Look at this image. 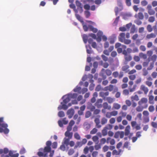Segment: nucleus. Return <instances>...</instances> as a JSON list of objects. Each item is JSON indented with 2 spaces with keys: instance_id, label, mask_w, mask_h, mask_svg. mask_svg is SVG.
<instances>
[{
  "instance_id": "1",
  "label": "nucleus",
  "mask_w": 157,
  "mask_h": 157,
  "mask_svg": "<svg viewBox=\"0 0 157 157\" xmlns=\"http://www.w3.org/2000/svg\"><path fill=\"white\" fill-rule=\"evenodd\" d=\"M8 124L4 123V118L0 117V132H3L5 134H7L9 132V130L7 128Z\"/></svg>"
},
{
  "instance_id": "2",
  "label": "nucleus",
  "mask_w": 157,
  "mask_h": 157,
  "mask_svg": "<svg viewBox=\"0 0 157 157\" xmlns=\"http://www.w3.org/2000/svg\"><path fill=\"white\" fill-rule=\"evenodd\" d=\"M122 54L124 55V58L126 61L128 62L132 59V57L129 54H128L126 50L123 51Z\"/></svg>"
},
{
  "instance_id": "3",
  "label": "nucleus",
  "mask_w": 157,
  "mask_h": 157,
  "mask_svg": "<svg viewBox=\"0 0 157 157\" xmlns=\"http://www.w3.org/2000/svg\"><path fill=\"white\" fill-rule=\"evenodd\" d=\"M113 75L114 78L118 77L119 78H121L124 76V73L122 71H121L119 74L117 71H115L113 73Z\"/></svg>"
},
{
  "instance_id": "4",
  "label": "nucleus",
  "mask_w": 157,
  "mask_h": 157,
  "mask_svg": "<svg viewBox=\"0 0 157 157\" xmlns=\"http://www.w3.org/2000/svg\"><path fill=\"white\" fill-rule=\"evenodd\" d=\"M147 101L148 100L147 98H143L138 101V104L140 105H142L143 104H144V106H145L146 105H147Z\"/></svg>"
},
{
  "instance_id": "5",
  "label": "nucleus",
  "mask_w": 157,
  "mask_h": 157,
  "mask_svg": "<svg viewBox=\"0 0 157 157\" xmlns=\"http://www.w3.org/2000/svg\"><path fill=\"white\" fill-rule=\"evenodd\" d=\"M147 9L148 10V13L150 15H153L155 14V12L152 9V6L151 5H148L147 6Z\"/></svg>"
},
{
  "instance_id": "6",
  "label": "nucleus",
  "mask_w": 157,
  "mask_h": 157,
  "mask_svg": "<svg viewBox=\"0 0 157 157\" xmlns=\"http://www.w3.org/2000/svg\"><path fill=\"white\" fill-rule=\"evenodd\" d=\"M62 98L63 99V101L65 104H67L71 100V98L69 94L64 95L63 97Z\"/></svg>"
},
{
  "instance_id": "7",
  "label": "nucleus",
  "mask_w": 157,
  "mask_h": 157,
  "mask_svg": "<svg viewBox=\"0 0 157 157\" xmlns=\"http://www.w3.org/2000/svg\"><path fill=\"white\" fill-rule=\"evenodd\" d=\"M125 33H122L120 34L118 36L119 41L121 42H123L125 39Z\"/></svg>"
},
{
  "instance_id": "8",
  "label": "nucleus",
  "mask_w": 157,
  "mask_h": 157,
  "mask_svg": "<svg viewBox=\"0 0 157 157\" xmlns=\"http://www.w3.org/2000/svg\"><path fill=\"white\" fill-rule=\"evenodd\" d=\"M102 101L103 100L102 99H98L97 100L95 104V105L98 108H101L102 107L101 103H102Z\"/></svg>"
},
{
  "instance_id": "9",
  "label": "nucleus",
  "mask_w": 157,
  "mask_h": 157,
  "mask_svg": "<svg viewBox=\"0 0 157 157\" xmlns=\"http://www.w3.org/2000/svg\"><path fill=\"white\" fill-rule=\"evenodd\" d=\"M148 106V105H146L145 106L140 105L138 106L136 108V111L138 112H141L144 109H146Z\"/></svg>"
},
{
  "instance_id": "10",
  "label": "nucleus",
  "mask_w": 157,
  "mask_h": 157,
  "mask_svg": "<svg viewBox=\"0 0 157 157\" xmlns=\"http://www.w3.org/2000/svg\"><path fill=\"white\" fill-rule=\"evenodd\" d=\"M140 89L144 92L145 94H147L149 90L148 88L144 85H142L141 86Z\"/></svg>"
},
{
  "instance_id": "11",
  "label": "nucleus",
  "mask_w": 157,
  "mask_h": 157,
  "mask_svg": "<svg viewBox=\"0 0 157 157\" xmlns=\"http://www.w3.org/2000/svg\"><path fill=\"white\" fill-rule=\"evenodd\" d=\"M94 121L96 124V126L97 128H100L101 127V126L100 124V121L99 118H96Z\"/></svg>"
},
{
  "instance_id": "12",
  "label": "nucleus",
  "mask_w": 157,
  "mask_h": 157,
  "mask_svg": "<svg viewBox=\"0 0 157 157\" xmlns=\"http://www.w3.org/2000/svg\"><path fill=\"white\" fill-rule=\"evenodd\" d=\"M74 110L73 109H69L67 112V114L69 115L68 118H71L74 114Z\"/></svg>"
},
{
  "instance_id": "13",
  "label": "nucleus",
  "mask_w": 157,
  "mask_h": 157,
  "mask_svg": "<svg viewBox=\"0 0 157 157\" xmlns=\"http://www.w3.org/2000/svg\"><path fill=\"white\" fill-rule=\"evenodd\" d=\"M109 93L108 92H101L99 93V95L100 97L103 98V99H105V97L108 96L109 95Z\"/></svg>"
},
{
  "instance_id": "14",
  "label": "nucleus",
  "mask_w": 157,
  "mask_h": 157,
  "mask_svg": "<svg viewBox=\"0 0 157 157\" xmlns=\"http://www.w3.org/2000/svg\"><path fill=\"white\" fill-rule=\"evenodd\" d=\"M156 37V35L154 33H151L148 34L146 37V39H149L151 38H155Z\"/></svg>"
},
{
  "instance_id": "15",
  "label": "nucleus",
  "mask_w": 157,
  "mask_h": 157,
  "mask_svg": "<svg viewBox=\"0 0 157 157\" xmlns=\"http://www.w3.org/2000/svg\"><path fill=\"white\" fill-rule=\"evenodd\" d=\"M130 125L127 126L125 129V135L128 136L129 135L130 132Z\"/></svg>"
},
{
  "instance_id": "16",
  "label": "nucleus",
  "mask_w": 157,
  "mask_h": 157,
  "mask_svg": "<svg viewBox=\"0 0 157 157\" xmlns=\"http://www.w3.org/2000/svg\"><path fill=\"white\" fill-rule=\"evenodd\" d=\"M65 135L66 137H68V138L71 139L72 138L73 136V133L70 132L66 131L65 133Z\"/></svg>"
},
{
  "instance_id": "17",
  "label": "nucleus",
  "mask_w": 157,
  "mask_h": 157,
  "mask_svg": "<svg viewBox=\"0 0 157 157\" xmlns=\"http://www.w3.org/2000/svg\"><path fill=\"white\" fill-rule=\"evenodd\" d=\"M101 72H104L106 75L108 76L112 74V72L109 69H106L105 70L104 69H102L101 70Z\"/></svg>"
},
{
  "instance_id": "18",
  "label": "nucleus",
  "mask_w": 157,
  "mask_h": 157,
  "mask_svg": "<svg viewBox=\"0 0 157 157\" xmlns=\"http://www.w3.org/2000/svg\"><path fill=\"white\" fill-rule=\"evenodd\" d=\"M121 107L120 105L118 103H113V109H115L118 110Z\"/></svg>"
},
{
  "instance_id": "19",
  "label": "nucleus",
  "mask_w": 157,
  "mask_h": 157,
  "mask_svg": "<svg viewBox=\"0 0 157 157\" xmlns=\"http://www.w3.org/2000/svg\"><path fill=\"white\" fill-rule=\"evenodd\" d=\"M88 109L90 110L91 111H93L95 109V107L91 103L89 104L87 107Z\"/></svg>"
},
{
  "instance_id": "20",
  "label": "nucleus",
  "mask_w": 157,
  "mask_h": 157,
  "mask_svg": "<svg viewBox=\"0 0 157 157\" xmlns=\"http://www.w3.org/2000/svg\"><path fill=\"white\" fill-rule=\"evenodd\" d=\"M89 28L90 31H92L94 33H96L98 31V29L94 28L92 25H89Z\"/></svg>"
},
{
  "instance_id": "21",
  "label": "nucleus",
  "mask_w": 157,
  "mask_h": 157,
  "mask_svg": "<svg viewBox=\"0 0 157 157\" xmlns=\"http://www.w3.org/2000/svg\"><path fill=\"white\" fill-rule=\"evenodd\" d=\"M131 100L133 102L134 101H137L139 100V99L138 96L136 94L131 97Z\"/></svg>"
},
{
  "instance_id": "22",
  "label": "nucleus",
  "mask_w": 157,
  "mask_h": 157,
  "mask_svg": "<svg viewBox=\"0 0 157 157\" xmlns=\"http://www.w3.org/2000/svg\"><path fill=\"white\" fill-rule=\"evenodd\" d=\"M108 128L107 127H105L103 128L101 131L103 136H105L107 135L108 134Z\"/></svg>"
},
{
  "instance_id": "23",
  "label": "nucleus",
  "mask_w": 157,
  "mask_h": 157,
  "mask_svg": "<svg viewBox=\"0 0 157 157\" xmlns=\"http://www.w3.org/2000/svg\"><path fill=\"white\" fill-rule=\"evenodd\" d=\"M103 106L104 109H107L108 110H110L111 109V106L109 105L106 102H104L103 104Z\"/></svg>"
},
{
  "instance_id": "24",
  "label": "nucleus",
  "mask_w": 157,
  "mask_h": 157,
  "mask_svg": "<svg viewBox=\"0 0 157 157\" xmlns=\"http://www.w3.org/2000/svg\"><path fill=\"white\" fill-rule=\"evenodd\" d=\"M70 139L69 138H64L63 139V142L62 143L64 144L66 146H67L69 145V143Z\"/></svg>"
},
{
  "instance_id": "25",
  "label": "nucleus",
  "mask_w": 157,
  "mask_h": 157,
  "mask_svg": "<svg viewBox=\"0 0 157 157\" xmlns=\"http://www.w3.org/2000/svg\"><path fill=\"white\" fill-rule=\"evenodd\" d=\"M78 13H75V16L76 18L81 23H84V21L83 20L82 18V17Z\"/></svg>"
},
{
  "instance_id": "26",
  "label": "nucleus",
  "mask_w": 157,
  "mask_h": 157,
  "mask_svg": "<svg viewBox=\"0 0 157 157\" xmlns=\"http://www.w3.org/2000/svg\"><path fill=\"white\" fill-rule=\"evenodd\" d=\"M9 155L11 157H18L19 154L17 153L14 154L12 151H9Z\"/></svg>"
},
{
  "instance_id": "27",
  "label": "nucleus",
  "mask_w": 157,
  "mask_h": 157,
  "mask_svg": "<svg viewBox=\"0 0 157 157\" xmlns=\"http://www.w3.org/2000/svg\"><path fill=\"white\" fill-rule=\"evenodd\" d=\"M106 90H108L110 91H112L113 89V86L112 85H110L105 88Z\"/></svg>"
},
{
  "instance_id": "28",
  "label": "nucleus",
  "mask_w": 157,
  "mask_h": 157,
  "mask_svg": "<svg viewBox=\"0 0 157 157\" xmlns=\"http://www.w3.org/2000/svg\"><path fill=\"white\" fill-rule=\"evenodd\" d=\"M116 39V37L115 36H112L109 39L110 43L111 44L114 43Z\"/></svg>"
},
{
  "instance_id": "29",
  "label": "nucleus",
  "mask_w": 157,
  "mask_h": 157,
  "mask_svg": "<svg viewBox=\"0 0 157 157\" xmlns=\"http://www.w3.org/2000/svg\"><path fill=\"white\" fill-rule=\"evenodd\" d=\"M108 102L110 104L112 103L115 101L114 98H112L110 97H107L106 98Z\"/></svg>"
},
{
  "instance_id": "30",
  "label": "nucleus",
  "mask_w": 157,
  "mask_h": 157,
  "mask_svg": "<svg viewBox=\"0 0 157 157\" xmlns=\"http://www.w3.org/2000/svg\"><path fill=\"white\" fill-rule=\"evenodd\" d=\"M98 137L97 136H93L92 140L96 144H98Z\"/></svg>"
},
{
  "instance_id": "31",
  "label": "nucleus",
  "mask_w": 157,
  "mask_h": 157,
  "mask_svg": "<svg viewBox=\"0 0 157 157\" xmlns=\"http://www.w3.org/2000/svg\"><path fill=\"white\" fill-rule=\"evenodd\" d=\"M154 97L153 95H150L149 97V102L150 104H153L154 103L153 99Z\"/></svg>"
},
{
  "instance_id": "32",
  "label": "nucleus",
  "mask_w": 157,
  "mask_h": 157,
  "mask_svg": "<svg viewBox=\"0 0 157 157\" xmlns=\"http://www.w3.org/2000/svg\"><path fill=\"white\" fill-rule=\"evenodd\" d=\"M139 56L141 58L144 59H147V55L146 54H144L143 53H140L139 54Z\"/></svg>"
},
{
  "instance_id": "33",
  "label": "nucleus",
  "mask_w": 157,
  "mask_h": 157,
  "mask_svg": "<svg viewBox=\"0 0 157 157\" xmlns=\"http://www.w3.org/2000/svg\"><path fill=\"white\" fill-rule=\"evenodd\" d=\"M121 2V0H117V5L118 6L120 7V10H122L123 9Z\"/></svg>"
},
{
  "instance_id": "34",
  "label": "nucleus",
  "mask_w": 157,
  "mask_h": 157,
  "mask_svg": "<svg viewBox=\"0 0 157 157\" xmlns=\"http://www.w3.org/2000/svg\"><path fill=\"white\" fill-rule=\"evenodd\" d=\"M157 58V56L155 54H154L151 56V61H153L152 63H154V62L156 61Z\"/></svg>"
},
{
  "instance_id": "35",
  "label": "nucleus",
  "mask_w": 157,
  "mask_h": 157,
  "mask_svg": "<svg viewBox=\"0 0 157 157\" xmlns=\"http://www.w3.org/2000/svg\"><path fill=\"white\" fill-rule=\"evenodd\" d=\"M70 7L72 9H73L75 13H78V10L75 8V6L74 4H71L70 5Z\"/></svg>"
},
{
  "instance_id": "36",
  "label": "nucleus",
  "mask_w": 157,
  "mask_h": 157,
  "mask_svg": "<svg viewBox=\"0 0 157 157\" xmlns=\"http://www.w3.org/2000/svg\"><path fill=\"white\" fill-rule=\"evenodd\" d=\"M82 144L81 142L78 141L76 142V144L74 147V148H77L78 147H81L82 145Z\"/></svg>"
},
{
  "instance_id": "37",
  "label": "nucleus",
  "mask_w": 157,
  "mask_h": 157,
  "mask_svg": "<svg viewBox=\"0 0 157 157\" xmlns=\"http://www.w3.org/2000/svg\"><path fill=\"white\" fill-rule=\"evenodd\" d=\"M96 144L94 146V147L95 149L96 150H98L99 149H101V144Z\"/></svg>"
},
{
  "instance_id": "38",
  "label": "nucleus",
  "mask_w": 157,
  "mask_h": 157,
  "mask_svg": "<svg viewBox=\"0 0 157 157\" xmlns=\"http://www.w3.org/2000/svg\"><path fill=\"white\" fill-rule=\"evenodd\" d=\"M51 147H48L46 146L45 147L44 149V152H48L51 151Z\"/></svg>"
},
{
  "instance_id": "39",
  "label": "nucleus",
  "mask_w": 157,
  "mask_h": 157,
  "mask_svg": "<svg viewBox=\"0 0 157 157\" xmlns=\"http://www.w3.org/2000/svg\"><path fill=\"white\" fill-rule=\"evenodd\" d=\"M62 108H63V109L64 110H66L68 108V107L65 104H63L62 105V107L59 106L58 107V110L61 109Z\"/></svg>"
},
{
  "instance_id": "40",
  "label": "nucleus",
  "mask_w": 157,
  "mask_h": 157,
  "mask_svg": "<svg viewBox=\"0 0 157 157\" xmlns=\"http://www.w3.org/2000/svg\"><path fill=\"white\" fill-rule=\"evenodd\" d=\"M82 25L84 31L85 32L87 31L89 28V26H87L86 24H84V23H82Z\"/></svg>"
},
{
  "instance_id": "41",
  "label": "nucleus",
  "mask_w": 157,
  "mask_h": 157,
  "mask_svg": "<svg viewBox=\"0 0 157 157\" xmlns=\"http://www.w3.org/2000/svg\"><path fill=\"white\" fill-rule=\"evenodd\" d=\"M69 94L70 97L71 99L72 98H75L77 97L78 96V94L76 93H74L73 94Z\"/></svg>"
},
{
  "instance_id": "42",
  "label": "nucleus",
  "mask_w": 157,
  "mask_h": 157,
  "mask_svg": "<svg viewBox=\"0 0 157 157\" xmlns=\"http://www.w3.org/2000/svg\"><path fill=\"white\" fill-rule=\"evenodd\" d=\"M91 115V113L89 111H86L85 114V117L86 118L89 117Z\"/></svg>"
},
{
  "instance_id": "43",
  "label": "nucleus",
  "mask_w": 157,
  "mask_h": 157,
  "mask_svg": "<svg viewBox=\"0 0 157 157\" xmlns=\"http://www.w3.org/2000/svg\"><path fill=\"white\" fill-rule=\"evenodd\" d=\"M119 114L121 115V116L122 117H125L127 116V113L126 112H124L121 111L119 113Z\"/></svg>"
},
{
  "instance_id": "44",
  "label": "nucleus",
  "mask_w": 157,
  "mask_h": 157,
  "mask_svg": "<svg viewBox=\"0 0 157 157\" xmlns=\"http://www.w3.org/2000/svg\"><path fill=\"white\" fill-rule=\"evenodd\" d=\"M74 138L77 140H80L81 139L79 135L77 132H76L74 134Z\"/></svg>"
},
{
  "instance_id": "45",
  "label": "nucleus",
  "mask_w": 157,
  "mask_h": 157,
  "mask_svg": "<svg viewBox=\"0 0 157 157\" xmlns=\"http://www.w3.org/2000/svg\"><path fill=\"white\" fill-rule=\"evenodd\" d=\"M107 120L105 117L102 118L101 119V122L102 125H104L107 123Z\"/></svg>"
},
{
  "instance_id": "46",
  "label": "nucleus",
  "mask_w": 157,
  "mask_h": 157,
  "mask_svg": "<svg viewBox=\"0 0 157 157\" xmlns=\"http://www.w3.org/2000/svg\"><path fill=\"white\" fill-rule=\"evenodd\" d=\"M98 130L95 128H93L90 131V133L91 134H94L96 133Z\"/></svg>"
},
{
  "instance_id": "47",
  "label": "nucleus",
  "mask_w": 157,
  "mask_h": 157,
  "mask_svg": "<svg viewBox=\"0 0 157 157\" xmlns=\"http://www.w3.org/2000/svg\"><path fill=\"white\" fill-rule=\"evenodd\" d=\"M58 116L59 117H63L65 116L64 112L63 111H59L58 113Z\"/></svg>"
},
{
  "instance_id": "48",
  "label": "nucleus",
  "mask_w": 157,
  "mask_h": 157,
  "mask_svg": "<svg viewBox=\"0 0 157 157\" xmlns=\"http://www.w3.org/2000/svg\"><path fill=\"white\" fill-rule=\"evenodd\" d=\"M89 149L88 146H86L83 149V153L85 154H87L88 153Z\"/></svg>"
},
{
  "instance_id": "49",
  "label": "nucleus",
  "mask_w": 157,
  "mask_h": 157,
  "mask_svg": "<svg viewBox=\"0 0 157 157\" xmlns=\"http://www.w3.org/2000/svg\"><path fill=\"white\" fill-rule=\"evenodd\" d=\"M129 79L131 80H134L136 78V75H130L128 76Z\"/></svg>"
},
{
  "instance_id": "50",
  "label": "nucleus",
  "mask_w": 157,
  "mask_h": 157,
  "mask_svg": "<svg viewBox=\"0 0 157 157\" xmlns=\"http://www.w3.org/2000/svg\"><path fill=\"white\" fill-rule=\"evenodd\" d=\"M154 66V63H150V65L147 68V70H152Z\"/></svg>"
},
{
  "instance_id": "51",
  "label": "nucleus",
  "mask_w": 157,
  "mask_h": 157,
  "mask_svg": "<svg viewBox=\"0 0 157 157\" xmlns=\"http://www.w3.org/2000/svg\"><path fill=\"white\" fill-rule=\"evenodd\" d=\"M148 110L151 112H153L155 110L154 106L152 105H150L148 108Z\"/></svg>"
},
{
  "instance_id": "52",
  "label": "nucleus",
  "mask_w": 157,
  "mask_h": 157,
  "mask_svg": "<svg viewBox=\"0 0 157 157\" xmlns=\"http://www.w3.org/2000/svg\"><path fill=\"white\" fill-rule=\"evenodd\" d=\"M147 30L149 32H151L152 31L153 29L151 25H148L147 27Z\"/></svg>"
},
{
  "instance_id": "53",
  "label": "nucleus",
  "mask_w": 157,
  "mask_h": 157,
  "mask_svg": "<svg viewBox=\"0 0 157 157\" xmlns=\"http://www.w3.org/2000/svg\"><path fill=\"white\" fill-rule=\"evenodd\" d=\"M148 74V72L147 69L146 70L145 69H143V75L144 76L147 75Z\"/></svg>"
},
{
  "instance_id": "54",
  "label": "nucleus",
  "mask_w": 157,
  "mask_h": 157,
  "mask_svg": "<svg viewBox=\"0 0 157 157\" xmlns=\"http://www.w3.org/2000/svg\"><path fill=\"white\" fill-rule=\"evenodd\" d=\"M134 60L136 62H138L140 61V58L139 56H135L133 57Z\"/></svg>"
},
{
  "instance_id": "55",
  "label": "nucleus",
  "mask_w": 157,
  "mask_h": 157,
  "mask_svg": "<svg viewBox=\"0 0 157 157\" xmlns=\"http://www.w3.org/2000/svg\"><path fill=\"white\" fill-rule=\"evenodd\" d=\"M75 152L74 150L73 149H70L68 151V154L69 155H72Z\"/></svg>"
},
{
  "instance_id": "56",
  "label": "nucleus",
  "mask_w": 157,
  "mask_h": 157,
  "mask_svg": "<svg viewBox=\"0 0 157 157\" xmlns=\"http://www.w3.org/2000/svg\"><path fill=\"white\" fill-rule=\"evenodd\" d=\"M155 21V17L154 16H151L149 17L148 21L150 22H153Z\"/></svg>"
},
{
  "instance_id": "57",
  "label": "nucleus",
  "mask_w": 157,
  "mask_h": 157,
  "mask_svg": "<svg viewBox=\"0 0 157 157\" xmlns=\"http://www.w3.org/2000/svg\"><path fill=\"white\" fill-rule=\"evenodd\" d=\"M100 143L101 145L104 144L106 142V139L105 138H102L100 140Z\"/></svg>"
},
{
  "instance_id": "58",
  "label": "nucleus",
  "mask_w": 157,
  "mask_h": 157,
  "mask_svg": "<svg viewBox=\"0 0 157 157\" xmlns=\"http://www.w3.org/2000/svg\"><path fill=\"white\" fill-rule=\"evenodd\" d=\"M76 5L77 6V8L82 6V4L78 0H76L75 2Z\"/></svg>"
},
{
  "instance_id": "59",
  "label": "nucleus",
  "mask_w": 157,
  "mask_h": 157,
  "mask_svg": "<svg viewBox=\"0 0 157 157\" xmlns=\"http://www.w3.org/2000/svg\"><path fill=\"white\" fill-rule=\"evenodd\" d=\"M136 31V28L135 25H133L131 29L130 33H134Z\"/></svg>"
},
{
  "instance_id": "60",
  "label": "nucleus",
  "mask_w": 157,
  "mask_h": 157,
  "mask_svg": "<svg viewBox=\"0 0 157 157\" xmlns=\"http://www.w3.org/2000/svg\"><path fill=\"white\" fill-rule=\"evenodd\" d=\"M123 43H124L125 44H128L131 43V40H130L125 39Z\"/></svg>"
},
{
  "instance_id": "61",
  "label": "nucleus",
  "mask_w": 157,
  "mask_h": 157,
  "mask_svg": "<svg viewBox=\"0 0 157 157\" xmlns=\"http://www.w3.org/2000/svg\"><path fill=\"white\" fill-rule=\"evenodd\" d=\"M129 68V66L128 65H125L123 66L122 67V70L123 71H126Z\"/></svg>"
},
{
  "instance_id": "62",
  "label": "nucleus",
  "mask_w": 157,
  "mask_h": 157,
  "mask_svg": "<svg viewBox=\"0 0 157 157\" xmlns=\"http://www.w3.org/2000/svg\"><path fill=\"white\" fill-rule=\"evenodd\" d=\"M145 84L149 87H150L151 86L152 83L151 81H146L145 82Z\"/></svg>"
},
{
  "instance_id": "63",
  "label": "nucleus",
  "mask_w": 157,
  "mask_h": 157,
  "mask_svg": "<svg viewBox=\"0 0 157 157\" xmlns=\"http://www.w3.org/2000/svg\"><path fill=\"white\" fill-rule=\"evenodd\" d=\"M138 18L140 19H143L144 18L143 14L141 13H138Z\"/></svg>"
},
{
  "instance_id": "64",
  "label": "nucleus",
  "mask_w": 157,
  "mask_h": 157,
  "mask_svg": "<svg viewBox=\"0 0 157 157\" xmlns=\"http://www.w3.org/2000/svg\"><path fill=\"white\" fill-rule=\"evenodd\" d=\"M151 75L153 78H156L157 76V72L155 71L151 73Z\"/></svg>"
}]
</instances>
